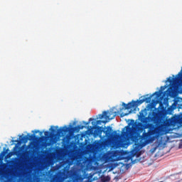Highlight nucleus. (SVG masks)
Returning a JSON list of instances; mask_svg holds the SVG:
<instances>
[{
    "mask_svg": "<svg viewBox=\"0 0 182 182\" xmlns=\"http://www.w3.org/2000/svg\"><path fill=\"white\" fill-rule=\"evenodd\" d=\"M92 120H95V119L90 118L88 122H83V124H85V126H87V124H90V122H92Z\"/></svg>",
    "mask_w": 182,
    "mask_h": 182,
    "instance_id": "ddd939ff",
    "label": "nucleus"
},
{
    "mask_svg": "<svg viewBox=\"0 0 182 182\" xmlns=\"http://www.w3.org/2000/svg\"><path fill=\"white\" fill-rule=\"evenodd\" d=\"M168 110H170V108H168Z\"/></svg>",
    "mask_w": 182,
    "mask_h": 182,
    "instance_id": "5701e85b",
    "label": "nucleus"
},
{
    "mask_svg": "<svg viewBox=\"0 0 182 182\" xmlns=\"http://www.w3.org/2000/svg\"><path fill=\"white\" fill-rule=\"evenodd\" d=\"M33 133H34V134L40 133L41 136H42V134H43V132H40L39 130H34V131H33Z\"/></svg>",
    "mask_w": 182,
    "mask_h": 182,
    "instance_id": "f3484780",
    "label": "nucleus"
},
{
    "mask_svg": "<svg viewBox=\"0 0 182 182\" xmlns=\"http://www.w3.org/2000/svg\"><path fill=\"white\" fill-rule=\"evenodd\" d=\"M139 105H142V103H140V100H139L136 101L132 100L127 105L124 102L122 103V106H124L125 110H129V109H132V107H137Z\"/></svg>",
    "mask_w": 182,
    "mask_h": 182,
    "instance_id": "39448f33",
    "label": "nucleus"
},
{
    "mask_svg": "<svg viewBox=\"0 0 182 182\" xmlns=\"http://www.w3.org/2000/svg\"><path fill=\"white\" fill-rule=\"evenodd\" d=\"M97 130L99 132V133H105V136H107V137H110V136H112V127L108 126L107 127L103 128V127H97Z\"/></svg>",
    "mask_w": 182,
    "mask_h": 182,
    "instance_id": "423d86ee",
    "label": "nucleus"
},
{
    "mask_svg": "<svg viewBox=\"0 0 182 182\" xmlns=\"http://www.w3.org/2000/svg\"><path fill=\"white\" fill-rule=\"evenodd\" d=\"M12 154H14L13 152H9V153L7 154V158L9 159L10 157H12Z\"/></svg>",
    "mask_w": 182,
    "mask_h": 182,
    "instance_id": "6ab92c4d",
    "label": "nucleus"
},
{
    "mask_svg": "<svg viewBox=\"0 0 182 182\" xmlns=\"http://www.w3.org/2000/svg\"><path fill=\"white\" fill-rule=\"evenodd\" d=\"M73 132H75L76 133H79L80 132V129H79V127H75L72 128Z\"/></svg>",
    "mask_w": 182,
    "mask_h": 182,
    "instance_id": "f8f14e48",
    "label": "nucleus"
},
{
    "mask_svg": "<svg viewBox=\"0 0 182 182\" xmlns=\"http://www.w3.org/2000/svg\"><path fill=\"white\" fill-rule=\"evenodd\" d=\"M50 130L51 132H49L48 131L44 132V134L47 139H49L50 136L53 137H56V136H58V137H62V136H63V133H68V132H70V128L65 126L63 127H60L59 129L51 128Z\"/></svg>",
    "mask_w": 182,
    "mask_h": 182,
    "instance_id": "7ed1b4c3",
    "label": "nucleus"
},
{
    "mask_svg": "<svg viewBox=\"0 0 182 182\" xmlns=\"http://www.w3.org/2000/svg\"><path fill=\"white\" fill-rule=\"evenodd\" d=\"M55 129H59V127H58V126H57V127H55Z\"/></svg>",
    "mask_w": 182,
    "mask_h": 182,
    "instance_id": "4be33fe9",
    "label": "nucleus"
},
{
    "mask_svg": "<svg viewBox=\"0 0 182 182\" xmlns=\"http://www.w3.org/2000/svg\"><path fill=\"white\" fill-rule=\"evenodd\" d=\"M167 85L161 86V90H159L160 92L163 93V91L166 90Z\"/></svg>",
    "mask_w": 182,
    "mask_h": 182,
    "instance_id": "dca6fc26",
    "label": "nucleus"
},
{
    "mask_svg": "<svg viewBox=\"0 0 182 182\" xmlns=\"http://www.w3.org/2000/svg\"><path fill=\"white\" fill-rule=\"evenodd\" d=\"M127 115H129V113H124V112L121 113V117H124V116H127Z\"/></svg>",
    "mask_w": 182,
    "mask_h": 182,
    "instance_id": "a211bd4d",
    "label": "nucleus"
},
{
    "mask_svg": "<svg viewBox=\"0 0 182 182\" xmlns=\"http://www.w3.org/2000/svg\"><path fill=\"white\" fill-rule=\"evenodd\" d=\"M93 123H94V122H92V124H94Z\"/></svg>",
    "mask_w": 182,
    "mask_h": 182,
    "instance_id": "393cba45",
    "label": "nucleus"
},
{
    "mask_svg": "<svg viewBox=\"0 0 182 182\" xmlns=\"http://www.w3.org/2000/svg\"><path fill=\"white\" fill-rule=\"evenodd\" d=\"M152 95H154V96L156 95V97H159V96H161V92L159 91H156V92H155L154 94H152Z\"/></svg>",
    "mask_w": 182,
    "mask_h": 182,
    "instance_id": "2eb2a0df",
    "label": "nucleus"
},
{
    "mask_svg": "<svg viewBox=\"0 0 182 182\" xmlns=\"http://www.w3.org/2000/svg\"><path fill=\"white\" fill-rule=\"evenodd\" d=\"M93 178V174L90 175V176L87 177V180L85 181V182H92L93 181V179H92Z\"/></svg>",
    "mask_w": 182,
    "mask_h": 182,
    "instance_id": "4468645a",
    "label": "nucleus"
},
{
    "mask_svg": "<svg viewBox=\"0 0 182 182\" xmlns=\"http://www.w3.org/2000/svg\"><path fill=\"white\" fill-rule=\"evenodd\" d=\"M154 95H151L149 97H144L141 99L142 97L139 98V103H150L151 102V97H153Z\"/></svg>",
    "mask_w": 182,
    "mask_h": 182,
    "instance_id": "6e6552de",
    "label": "nucleus"
},
{
    "mask_svg": "<svg viewBox=\"0 0 182 182\" xmlns=\"http://www.w3.org/2000/svg\"><path fill=\"white\" fill-rule=\"evenodd\" d=\"M145 96H149V95H145Z\"/></svg>",
    "mask_w": 182,
    "mask_h": 182,
    "instance_id": "b1692460",
    "label": "nucleus"
},
{
    "mask_svg": "<svg viewBox=\"0 0 182 182\" xmlns=\"http://www.w3.org/2000/svg\"><path fill=\"white\" fill-rule=\"evenodd\" d=\"M103 117H105V119H106V120H107V119L109 118V112L107 111H104L102 112V114H99V119H103Z\"/></svg>",
    "mask_w": 182,
    "mask_h": 182,
    "instance_id": "1a4fd4ad",
    "label": "nucleus"
},
{
    "mask_svg": "<svg viewBox=\"0 0 182 182\" xmlns=\"http://www.w3.org/2000/svg\"><path fill=\"white\" fill-rule=\"evenodd\" d=\"M139 119L141 122H134V119H132V127H130V123L128 124L124 129L126 131H122V134L127 139H131L132 141H137L140 140L141 143H144V144H149L154 140V137L159 136L161 130H164L166 127H170L174 123H177V118L173 117L171 119H167L166 117V114L164 112H160L156 117V124H151L149 127L147 132H144V128L143 127V123H147V117L144 116L143 112H140ZM142 134L141 136L140 134Z\"/></svg>",
    "mask_w": 182,
    "mask_h": 182,
    "instance_id": "f257e3e1",
    "label": "nucleus"
},
{
    "mask_svg": "<svg viewBox=\"0 0 182 182\" xmlns=\"http://www.w3.org/2000/svg\"><path fill=\"white\" fill-rule=\"evenodd\" d=\"M78 127H79L80 130L85 129V126H83V125H79Z\"/></svg>",
    "mask_w": 182,
    "mask_h": 182,
    "instance_id": "aec40b11",
    "label": "nucleus"
},
{
    "mask_svg": "<svg viewBox=\"0 0 182 182\" xmlns=\"http://www.w3.org/2000/svg\"><path fill=\"white\" fill-rule=\"evenodd\" d=\"M28 136H20V138H19L20 141H23V143H28V140H33V139H38V137H36V135H35V134H33L31 135L28 134Z\"/></svg>",
    "mask_w": 182,
    "mask_h": 182,
    "instance_id": "0eeeda50",
    "label": "nucleus"
},
{
    "mask_svg": "<svg viewBox=\"0 0 182 182\" xmlns=\"http://www.w3.org/2000/svg\"><path fill=\"white\" fill-rule=\"evenodd\" d=\"M16 143H19V141L18 140H15L14 141Z\"/></svg>",
    "mask_w": 182,
    "mask_h": 182,
    "instance_id": "412c9836",
    "label": "nucleus"
},
{
    "mask_svg": "<svg viewBox=\"0 0 182 182\" xmlns=\"http://www.w3.org/2000/svg\"><path fill=\"white\" fill-rule=\"evenodd\" d=\"M10 167L11 165L8 164V163L0 164V180L1 181H11L14 173H12V169Z\"/></svg>",
    "mask_w": 182,
    "mask_h": 182,
    "instance_id": "f03ea898",
    "label": "nucleus"
},
{
    "mask_svg": "<svg viewBox=\"0 0 182 182\" xmlns=\"http://www.w3.org/2000/svg\"><path fill=\"white\" fill-rule=\"evenodd\" d=\"M68 171L69 169L68 168H64L63 171H60L58 173L51 176L50 182H62L65 173H68Z\"/></svg>",
    "mask_w": 182,
    "mask_h": 182,
    "instance_id": "20e7f679",
    "label": "nucleus"
},
{
    "mask_svg": "<svg viewBox=\"0 0 182 182\" xmlns=\"http://www.w3.org/2000/svg\"><path fill=\"white\" fill-rule=\"evenodd\" d=\"M102 123H104V124H106L107 123V120H97L96 122V124H102Z\"/></svg>",
    "mask_w": 182,
    "mask_h": 182,
    "instance_id": "9b49d317",
    "label": "nucleus"
},
{
    "mask_svg": "<svg viewBox=\"0 0 182 182\" xmlns=\"http://www.w3.org/2000/svg\"><path fill=\"white\" fill-rule=\"evenodd\" d=\"M8 151H9V149H6V148H4V150L2 152H1L0 156H1V157H5V156L8 154Z\"/></svg>",
    "mask_w": 182,
    "mask_h": 182,
    "instance_id": "9d476101",
    "label": "nucleus"
}]
</instances>
